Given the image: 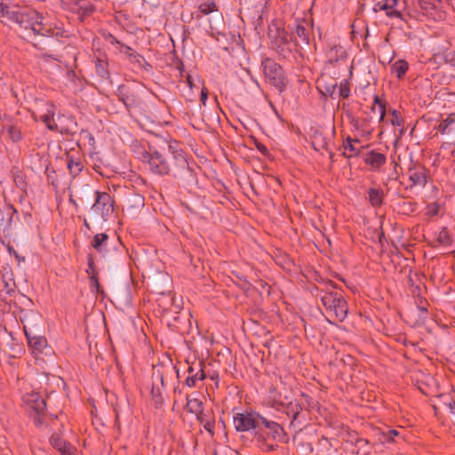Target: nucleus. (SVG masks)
<instances>
[{"mask_svg":"<svg viewBox=\"0 0 455 455\" xmlns=\"http://www.w3.org/2000/svg\"><path fill=\"white\" fill-rule=\"evenodd\" d=\"M37 57L42 60L44 62H49L50 60H53L55 61H60V56L58 54H51L47 52H41Z\"/></svg>","mask_w":455,"mask_h":455,"instance_id":"4d7b16f0","label":"nucleus"},{"mask_svg":"<svg viewBox=\"0 0 455 455\" xmlns=\"http://www.w3.org/2000/svg\"><path fill=\"white\" fill-rule=\"evenodd\" d=\"M254 145L256 147V148L264 156H267L269 155V151L267 149V148L261 142H259V140H254Z\"/></svg>","mask_w":455,"mask_h":455,"instance_id":"0e129e2a","label":"nucleus"},{"mask_svg":"<svg viewBox=\"0 0 455 455\" xmlns=\"http://www.w3.org/2000/svg\"><path fill=\"white\" fill-rule=\"evenodd\" d=\"M369 203L372 207H380L383 204L384 192L381 188H370L368 189Z\"/></svg>","mask_w":455,"mask_h":455,"instance_id":"cd10ccee","label":"nucleus"},{"mask_svg":"<svg viewBox=\"0 0 455 455\" xmlns=\"http://www.w3.org/2000/svg\"><path fill=\"white\" fill-rule=\"evenodd\" d=\"M262 415L250 409L243 412H237L233 416V423L237 432L251 431L258 446L266 452H271L277 448V444L266 443L259 427V421Z\"/></svg>","mask_w":455,"mask_h":455,"instance_id":"7ed1b4c3","label":"nucleus"},{"mask_svg":"<svg viewBox=\"0 0 455 455\" xmlns=\"http://www.w3.org/2000/svg\"><path fill=\"white\" fill-rule=\"evenodd\" d=\"M385 4L386 15L391 19H399L406 20L405 14L403 13L404 2L400 3L399 0H383Z\"/></svg>","mask_w":455,"mask_h":455,"instance_id":"aec40b11","label":"nucleus"},{"mask_svg":"<svg viewBox=\"0 0 455 455\" xmlns=\"http://www.w3.org/2000/svg\"><path fill=\"white\" fill-rule=\"evenodd\" d=\"M69 175L75 179L83 171L84 164L79 151L72 149L65 153Z\"/></svg>","mask_w":455,"mask_h":455,"instance_id":"dca6fc26","label":"nucleus"},{"mask_svg":"<svg viewBox=\"0 0 455 455\" xmlns=\"http://www.w3.org/2000/svg\"><path fill=\"white\" fill-rule=\"evenodd\" d=\"M323 287L321 302L330 316L326 318L330 323H342L348 313V305L343 296V291L335 282H327Z\"/></svg>","mask_w":455,"mask_h":455,"instance_id":"f03ea898","label":"nucleus"},{"mask_svg":"<svg viewBox=\"0 0 455 455\" xmlns=\"http://www.w3.org/2000/svg\"><path fill=\"white\" fill-rule=\"evenodd\" d=\"M188 376L185 379V385L188 387H196V383L200 380L203 381L206 379L204 371V363L202 361L192 362L188 368Z\"/></svg>","mask_w":455,"mask_h":455,"instance_id":"2eb2a0df","label":"nucleus"},{"mask_svg":"<svg viewBox=\"0 0 455 455\" xmlns=\"http://www.w3.org/2000/svg\"><path fill=\"white\" fill-rule=\"evenodd\" d=\"M51 32H52V34H50L49 37L55 38L60 44H63L62 38L68 37V32L62 28H58L56 25H54Z\"/></svg>","mask_w":455,"mask_h":455,"instance_id":"37998d69","label":"nucleus"},{"mask_svg":"<svg viewBox=\"0 0 455 455\" xmlns=\"http://www.w3.org/2000/svg\"><path fill=\"white\" fill-rule=\"evenodd\" d=\"M7 133L13 142H18L22 140L21 131L16 125L8 126Z\"/></svg>","mask_w":455,"mask_h":455,"instance_id":"a18cd8bd","label":"nucleus"},{"mask_svg":"<svg viewBox=\"0 0 455 455\" xmlns=\"http://www.w3.org/2000/svg\"><path fill=\"white\" fill-rule=\"evenodd\" d=\"M259 427L261 428L260 432L266 443H269V439L281 443H286L288 440L283 427L279 423L269 420L264 416H262V419L259 421Z\"/></svg>","mask_w":455,"mask_h":455,"instance_id":"f8f14e48","label":"nucleus"},{"mask_svg":"<svg viewBox=\"0 0 455 455\" xmlns=\"http://www.w3.org/2000/svg\"><path fill=\"white\" fill-rule=\"evenodd\" d=\"M363 161L366 164L371 166L372 171H378L387 162V156L375 150L368 151L364 156Z\"/></svg>","mask_w":455,"mask_h":455,"instance_id":"5701e85b","label":"nucleus"},{"mask_svg":"<svg viewBox=\"0 0 455 455\" xmlns=\"http://www.w3.org/2000/svg\"><path fill=\"white\" fill-rule=\"evenodd\" d=\"M108 239L109 237L108 234L100 233L95 235L91 241L92 247L104 258L111 257L109 254V249L107 248Z\"/></svg>","mask_w":455,"mask_h":455,"instance_id":"4be33fe9","label":"nucleus"},{"mask_svg":"<svg viewBox=\"0 0 455 455\" xmlns=\"http://www.w3.org/2000/svg\"><path fill=\"white\" fill-rule=\"evenodd\" d=\"M164 388H161L157 383H152L151 387V398L154 403V405L156 408H160L164 403V398L163 396L162 390Z\"/></svg>","mask_w":455,"mask_h":455,"instance_id":"7c9ffc66","label":"nucleus"},{"mask_svg":"<svg viewBox=\"0 0 455 455\" xmlns=\"http://www.w3.org/2000/svg\"><path fill=\"white\" fill-rule=\"evenodd\" d=\"M354 143H360L358 139H352L347 136L343 142V147L346 151L342 153V156L347 158H351L352 156H360L361 149L356 148Z\"/></svg>","mask_w":455,"mask_h":455,"instance_id":"393cba45","label":"nucleus"},{"mask_svg":"<svg viewBox=\"0 0 455 455\" xmlns=\"http://www.w3.org/2000/svg\"><path fill=\"white\" fill-rule=\"evenodd\" d=\"M139 159L150 173L158 177L168 176L169 165L165 147L157 148L156 146L148 145V149H143Z\"/></svg>","mask_w":455,"mask_h":455,"instance_id":"39448f33","label":"nucleus"},{"mask_svg":"<svg viewBox=\"0 0 455 455\" xmlns=\"http://www.w3.org/2000/svg\"><path fill=\"white\" fill-rule=\"evenodd\" d=\"M409 180L411 181L412 186L421 185L424 187L427 184V170L425 166L417 165L412 163L409 167Z\"/></svg>","mask_w":455,"mask_h":455,"instance_id":"412c9836","label":"nucleus"},{"mask_svg":"<svg viewBox=\"0 0 455 455\" xmlns=\"http://www.w3.org/2000/svg\"><path fill=\"white\" fill-rule=\"evenodd\" d=\"M347 442H349L352 444H354L355 447H357V451H355L356 454H359L361 450H363V451L364 453H368V451L364 450V448L366 446H368V444H369V441L367 439L356 437V438H355V441L354 440H347Z\"/></svg>","mask_w":455,"mask_h":455,"instance_id":"c03bdc74","label":"nucleus"},{"mask_svg":"<svg viewBox=\"0 0 455 455\" xmlns=\"http://www.w3.org/2000/svg\"><path fill=\"white\" fill-rule=\"evenodd\" d=\"M338 96L342 99H347L350 96V84L348 80L344 79L340 82Z\"/></svg>","mask_w":455,"mask_h":455,"instance_id":"de8ad7c7","label":"nucleus"},{"mask_svg":"<svg viewBox=\"0 0 455 455\" xmlns=\"http://www.w3.org/2000/svg\"><path fill=\"white\" fill-rule=\"evenodd\" d=\"M301 397L304 400L303 403H300L303 405V410L305 409L309 411L311 409H315V407L317 404V402L313 397H311L306 393H301Z\"/></svg>","mask_w":455,"mask_h":455,"instance_id":"8fccbe9b","label":"nucleus"},{"mask_svg":"<svg viewBox=\"0 0 455 455\" xmlns=\"http://www.w3.org/2000/svg\"><path fill=\"white\" fill-rule=\"evenodd\" d=\"M338 443L337 439H329L322 435L317 439L316 455H341L339 454Z\"/></svg>","mask_w":455,"mask_h":455,"instance_id":"f3484780","label":"nucleus"},{"mask_svg":"<svg viewBox=\"0 0 455 455\" xmlns=\"http://www.w3.org/2000/svg\"><path fill=\"white\" fill-rule=\"evenodd\" d=\"M45 174L47 177V180L49 182H51L52 187L54 188H58L59 184H58V180H57V174H56L54 168L52 167L50 164H48L45 169Z\"/></svg>","mask_w":455,"mask_h":455,"instance_id":"49530a36","label":"nucleus"},{"mask_svg":"<svg viewBox=\"0 0 455 455\" xmlns=\"http://www.w3.org/2000/svg\"><path fill=\"white\" fill-rule=\"evenodd\" d=\"M443 58L447 64L455 68V51H446L443 53Z\"/></svg>","mask_w":455,"mask_h":455,"instance_id":"052dcab7","label":"nucleus"},{"mask_svg":"<svg viewBox=\"0 0 455 455\" xmlns=\"http://www.w3.org/2000/svg\"><path fill=\"white\" fill-rule=\"evenodd\" d=\"M95 72L102 79H109L110 72L107 59L97 58L95 61Z\"/></svg>","mask_w":455,"mask_h":455,"instance_id":"c85d7f7f","label":"nucleus"},{"mask_svg":"<svg viewBox=\"0 0 455 455\" xmlns=\"http://www.w3.org/2000/svg\"><path fill=\"white\" fill-rule=\"evenodd\" d=\"M437 242L439 243V244H443V245H446V246H451L452 244L453 240H452L451 236L450 235L447 228H445V227L442 228V229L440 230V232L438 234Z\"/></svg>","mask_w":455,"mask_h":455,"instance_id":"ea45409f","label":"nucleus"},{"mask_svg":"<svg viewBox=\"0 0 455 455\" xmlns=\"http://www.w3.org/2000/svg\"><path fill=\"white\" fill-rule=\"evenodd\" d=\"M400 437V432L395 429L387 428L379 431V441L382 443L396 442L395 438Z\"/></svg>","mask_w":455,"mask_h":455,"instance_id":"2f4dec72","label":"nucleus"},{"mask_svg":"<svg viewBox=\"0 0 455 455\" xmlns=\"http://www.w3.org/2000/svg\"><path fill=\"white\" fill-rule=\"evenodd\" d=\"M295 33L298 37H299L303 43L306 44H309L310 37H309V30L300 23H298L295 27Z\"/></svg>","mask_w":455,"mask_h":455,"instance_id":"58836bf2","label":"nucleus"},{"mask_svg":"<svg viewBox=\"0 0 455 455\" xmlns=\"http://www.w3.org/2000/svg\"><path fill=\"white\" fill-rule=\"evenodd\" d=\"M391 124L392 125L394 126H403V117L401 116V114L398 110L396 109H393L391 111Z\"/></svg>","mask_w":455,"mask_h":455,"instance_id":"6e6d98bb","label":"nucleus"},{"mask_svg":"<svg viewBox=\"0 0 455 455\" xmlns=\"http://www.w3.org/2000/svg\"><path fill=\"white\" fill-rule=\"evenodd\" d=\"M87 264H88V269L86 272L91 275H98L99 272L97 270L95 262H94V257L92 254H88L87 256Z\"/></svg>","mask_w":455,"mask_h":455,"instance_id":"5fc2aeb1","label":"nucleus"},{"mask_svg":"<svg viewBox=\"0 0 455 455\" xmlns=\"http://www.w3.org/2000/svg\"><path fill=\"white\" fill-rule=\"evenodd\" d=\"M131 63L135 65L137 68H142L146 71L152 69V66L145 60V58L134 51L133 53L128 58Z\"/></svg>","mask_w":455,"mask_h":455,"instance_id":"c756f323","label":"nucleus"},{"mask_svg":"<svg viewBox=\"0 0 455 455\" xmlns=\"http://www.w3.org/2000/svg\"><path fill=\"white\" fill-rule=\"evenodd\" d=\"M409 68L408 62L404 60H396L391 67L392 72L395 74L398 79H402Z\"/></svg>","mask_w":455,"mask_h":455,"instance_id":"473e14b6","label":"nucleus"},{"mask_svg":"<svg viewBox=\"0 0 455 455\" xmlns=\"http://www.w3.org/2000/svg\"><path fill=\"white\" fill-rule=\"evenodd\" d=\"M262 71L266 82L281 94L287 89L289 78L283 68L275 60L265 57L261 60Z\"/></svg>","mask_w":455,"mask_h":455,"instance_id":"423d86ee","label":"nucleus"},{"mask_svg":"<svg viewBox=\"0 0 455 455\" xmlns=\"http://www.w3.org/2000/svg\"><path fill=\"white\" fill-rule=\"evenodd\" d=\"M90 286L92 292L96 293H103L104 291L100 283V279L98 275H91L90 276Z\"/></svg>","mask_w":455,"mask_h":455,"instance_id":"603ef678","label":"nucleus"},{"mask_svg":"<svg viewBox=\"0 0 455 455\" xmlns=\"http://www.w3.org/2000/svg\"><path fill=\"white\" fill-rule=\"evenodd\" d=\"M37 17H40L41 19L38 18L36 20L37 23L33 22V25L39 26L40 31L44 33L42 34V36L49 37L50 34H52L51 31L54 26L52 24H47L44 22V16L42 12H38Z\"/></svg>","mask_w":455,"mask_h":455,"instance_id":"c9c22d12","label":"nucleus"},{"mask_svg":"<svg viewBox=\"0 0 455 455\" xmlns=\"http://www.w3.org/2000/svg\"><path fill=\"white\" fill-rule=\"evenodd\" d=\"M316 438V431L311 426H303L295 430L293 442L297 447L304 453H312L314 451V442Z\"/></svg>","mask_w":455,"mask_h":455,"instance_id":"9b49d317","label":"nucleus"},{"mask_svg":"<svg viewBox=\"0 0 455 455\" xmlns=\"http://www.w3.org/2000/svg\"><path fill=\"white\" fill-rule=\"evenodd\" d=\"M338 87L337 83L334 84H323L321 87H317L321 95L324 98L331 97L334 99V95L336 94V89Z\"/></svg>","mask_w":455,"mask_h":455,"instance_id":"e433bc0d","label":"nucleus"},{"mask_svg":"<svg viewBox=\"0 0 455 455\" xmlns=\"http://www.w3.org/2000/svg\"><path fill=\"white\" fill-rule=\"evenodd\" d=\"M13 180L16 186L22 191H26L28 184L25 180V176L20 171L13 174Z\"/></svg>","mask_w":455,"mask_h":455,"instance_id":"09e8293b","label":"nucleus"},{"mask_svg":"<svg viewBox=\"0 0 455 455\" xmlns=\"http://www.w3.org/2000/svg\"><path fill=\"white\" fill-rule=\"evenodd\" d=\"M11 3L4 2V0H0V18L7 19V11L10 9Z\"/></svg>","mask_w":455,"mask_h":455,"instance_id":"e2e57ef3","label":"nucleus"},{"mask_svg":"<svg viewBox=\"0 0 455 455\" xmlns=\"http://www.w3.org/2000/svg\"><path fill=\"white\" fill-rule=\"evenodd\" d=\"M209 92L206 87H203L201 93H200V101L203 105L206 104V101L208 100Z\"/></svg>","mask_w":455,"mask_h":455,"instance_id":"774afa93","label":"nucleus"},{"mask_svg":"<svg viewBox=\"0 0 455 455\" xmlns=\"http://www.w3.org/2000/svg\"><path fill=\"white\" fill-rule=\"evenodd\" d=\"M7 250L9 251V253L11 255H13L15 257V259L20 262V261H24L25 260V258L24 257H21L20 256V254L14 250V248L12 246V245H8L7 247Z\"/></svg>","mask_w":455,"mask_h":455,"instance_id":"69168bd1","label":"nucleus"},{"mask_svg":"<svg viewBox=\"0 0 455 455\" xmlns=\"http://www.w3.org/2000/svg\"><path fill=\"white\" fill-rule=\"evenodd\" d=\"M105 39L107 41L109 42V44H111L112 45H117L119 46V44L122 43L120 42L116 36H114L112 34L108 33L106 36H105Z\"/></svg>","mask_w":455,"mask_h":455,"instance_id":"338daca9","label":"nucleus"},{"mask_svg":"<svg viewBox=\"0 0 455 455\" xmlns=\"http://www.w3.org/2000/svg\"><path fill=\"white\" fill-rule=\"evenodd\" d=\"M151 378H152L153 383H157V385H159V387L161 388L164 389V387H165L164 375L159 369L153 370Z\"/></svg>","mask_w":455,"mask_h":455,"instance_id":"3c124183","label":"nucleus"},{"mask_svg":"<svg viewBox=\"0 0 455 455\" xmlns=\"http://www.w3.org/2000/svg\"><path fill=\"white\" fill-rule=\"evenodd\" d=\"M312 147L315 150L320 151L321 149L327 148L328 141L326 136L319 129H315L311 135Z\"/></svg>","mask_w":455,"mask_h":455,"instance_id":"a878e982","label":"nucleus"},{"mask_svg":"<svg viewBox=\"0 0 455 455\" xmlns=\"http://www.w3.org/2000/svg\"><path fill=\"white\" fill-rule=\"evenodd\" d=\"M6 14V20L8 21L17 24L19 27L25 29H28V26H32L33 22L37 23L38 11L32 8L11 3L10 9L7 11ZM39 19L41 18L39 17Z\"/></svg>","mask_w":455,"mask_h":455,"instance_id":"1a4fd4ad","label":"nucleus"},{"mask_svg":"<svg viewBox=\"0 0 455 455\" xmlns=\"http://www.w3.org/2000/svg\"><path fill=\"white\" fill-rule=\"evenodd\" d=\"M116 95L128 112L141 108V100L136 92L125 84H120L116 92Z\"/></svg>","mask_w":455,"mask_h":455,"instance_id":"4468645a","label":"nucleus"},{"mask_svg":"<svg viewBox=\"0 0 455 455\" xmlns=\"http://www.w3.org/2000/svg\"><path fill=\"white\" fill-rule=\"evenodd\" d=\"M20 322L23 325V331L26 338L37 335L42 331L43 318L40 314L32 310L21 312Z\"/></svg>","mask_w":455,"mask_h":455,"instance_id":"ddd939ff","label":"nucleus"},{"mask_svg":"<svg viewBox=\"0 0 455 455\" xmlns=\"http://www.w3.org/2000/svg\"><path fill=\"white\" fill-rule=\"evenodd\" d=\"M187 403L184 409L192 414H195L202 410H204V403L202 401L196 398L190 399L189 395H187Z\"/></svg>","mask_w":455,"mask_h":455,"instance_id":"72a5a7b5","label":"nucleus"},{"mask_svg":"<svg viewBox=\"0 0 455 455\" xmlns=\"http://www.w3.org/2000/svg\"><path fill=\"white\" fill-rule=\"evenodd\" d=\"M27 340L28 346L35 356L48 354L46 351L49 349L47 340L42 332H39L37 335H33L27 338Z\"/></svg>","mask_w":455,"mask_h":455,"instance_id":"a211bd4d","label":"nucleus"},{"mask_svg":"<svg viewBox=\"0 0 455 455\" xmlns=\"http://www.w3.org/2000/svg\"><path fill=\"white\" fill-rule=\"evenodd\" d=\"M168 176L180 180L184 186L197 183L196 163L182 148L181 143L171 137L165 139Z\"/></svg>","mask_w":455,"mask_h":455,"instance_id":"f257e3e1","label":"nucleus"},{"mask_svg":"<svg viewBox=\"0 0 455 455\" xmlns=\"http://www.w3.org/2000/svg\"><path fill=\"white\" fill-rule=\"evenodd\" d=\"M436 129L442 134H449L455 132V111L443 119Z\"/></svg>","mask_w":455,"mask_h":455,"instance_id":"bb28decb","label":"nucleus"},{"mask_svg":"<svg viewBox=\"0 0 455 455\" xmlns=\"http://www.w3.org/2000/svg\"><path fill=\"white\" fill-rule=\"evenodd\" d=\"M419 6L426 14H432V11L438 8L442 0H417Z\"/></svg>","mask_w":455,"mask_h":455,"instance_id":"f704fd0d","label":"nucleus"},{"mask_svg":"<svg viewBox=\"0 0 455 455\" xmlns=\"http://www.w3.org/2000/svg\"><path fill=\"white\" fill-rule=\"evenodd\" d=\"M275 408L278 411L285 413L290 419V426L294 429L300 428L306 425L307 414L303 412V405L297 400H288V397H284L283 400L274 401Z\"/></svg>","mask_w":455,"mask_h":455,"instance_id":"0eeeda50","label":"nucleus"},{"mask_svg":"<svg viewBox=\"0 0 455 455\" xmlns=\"http://www.w3.org/2000/svg\"><path fill=\"white\" fill-rule=\"evenodd\" d=\"M118 51L120 53L124 54L127 58H129L132 55V53L134 52V50L132 47L124 44V43H121L119 44Z\"/></svg>","mask_w":455,"mask_h":455,"instance_id":"680f3d73","label":"nucleus"},{"mask_svg":"<svg viewBox=\"0 0 455 455\" xmlns=\"http://www.w3.org/2000/svg\"><path fill=\"white\" fill-rule=\"evenodd\" d=\"M51 445L61 455H75L76 448L68 441L63 439L58 433H53L50 439Z\"/></svg>","mask_w":455,"mask_h":455,"instance_id":"6ab92c4d","label":"nucleus"},{"mask_svg":"<svg viewBox=\"0 0 455 455\" xmlns=\"http://www.w3.org/2000/svg\"><path fill=\"white\" fill-rule=\"evenodd\" d=\"M95 202L91 207L92 212L99 214L103 221H108L114 212L115 200L108 192L96 190Z\"/></svg>","mask_w":455,"mask_h":455,"instance_id":"9d476101","label":"nucleus"},{"mask_svg":"<svg viewBox=\"0 0 455 455\" xmlns=\"http://www.w3.org/2000/svg\"><path fill=\"white\" fill-rule=\"evenodd\" d=\"M199 10L204 15H207L217 10V5L214 1L209 3H203L199 5Z\"/></svg>","mask_w":455,"mask_h":455,"instance_id":"864d4df0","label":"nucleus"},{"mask_svg":"<svg viewBox=\"0 0 455 455\" xmlns=\"http://www.w3.org/2000/svg\"><path fill=\"white\" fill-rule=\"evenodd\" d=\"M196 416L197 421L204 426V428L210 434L212 437L215 434V420L213 417L210 416L209 412H205L204 410L195 413Z\"/></svg>","mask_w":455,"mask_h":455,"instance_id":"b1692460","label":"nucleus"},{"mask_svg":"<svg viewBox=\"0 0 455 455\" xmlns=\"http://www.w3.org/2000/svg\"><path fill=\"white\" fill-rule=\"evenodd\" d=\"M53 116H54L53 113H48V114L43 115L41 116V120L50 131L56 132V131H59V127L54 123Z\"/></svg>","mask_w":455,"mask_h":455,"instance_id":"79ce46f5","label":"nucleus"},{"mask_svg":"<svg viewBox=\"0 0 455 455\" xmlns=\"http://www.w3.org/2000/svg\"><path fill=\"white\" fill-rule=\"evenodd\" d=\"M76 5L82 12L83 15H91L95 12V6L92 4L85 3L84 0H76Z\"/></svg>","mask_w":455,"mask_h":455,"instance_id":"a19ab883","label":"nucleus"},{"mask_svg":"<svg viewBox=\"0 0 455 455\" xmlns=\"http://www.w3.org/2000/svg\"><path fill=\"white\" fill-rule=\"evenodd\" d=\"M397 207L402 214L410 215L416 211L417 203L402 201L397 204Z\"/></svg>","mask_w":455,"mask_h":455,"instance_id":"4c0bfd02","label":"nucleus"},{"mask_svg":"<svg viewBox=\"0 0 455 455\" xmlns=\"http://www.w3.org/2000/svg\"><path fill=\"white\" fill-rule=\"evenodd\" d=\"M9 338H11L12 340L13 339L12 333L8 332L5 325L0 323V346L2 345V339L7 340Z\"/></svg>","mask_w":455,"mask_h":455,"instance_id":"13d9d810","label":"nucleus"},{"mask_svg":"<svg viewBox=\"0 0 455 455\" xmlns=\"http://www.w3.org/2000/svg\"><path fill=\"white\" fill-rule=\"evenodd\" d=\"M22 401L27 407V411L33 419L36 427H41L44 423L46 411V401L39 392L31 391L22 396Z\"/></svg>","mask_w":455,"mask_h":455,"instance_id":"6e6552de","label":"nucleus"},{"mask_svg":"<svg viewBox=\"0 0 455 455\" xmlns=\"http://www.w3.org/2000/svg\"><path fill=\"white\" fill-rule=\"evenodd\" d=\"M427 214L429 216H436L440 211V204L438 203L428 204L427 206Z\"/></svg>","mask_w":455,"mask_h":455,"instance_id":"bf43d9fd","label":"nucleus"},{"mask_svg":"<svg viewBox=\"0 0 455 455\" xmlns=\"http://www.w3.org/2000/svg\"><path fill=\"white\" fill-rule=\"evenodd\" d=\"M268 37L270 39V48L274 50L279 57L288 59L296 46L293 44L295 38L292 34L280 24L276 20H273L268 26Z\"/></svg>","mask_w":455,"mask_h":455,"instance_id":"20e7f679","label":"nucleus"}]
</instances>
